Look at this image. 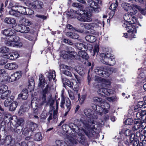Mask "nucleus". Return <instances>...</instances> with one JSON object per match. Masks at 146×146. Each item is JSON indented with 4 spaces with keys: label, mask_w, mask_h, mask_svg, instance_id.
Here are the masks:
<instances>
[{
    "label": "nucleus",
    "mask_w": 146,
    "mask_h": 146,
    "mask_svg": "<svg viewBox=\"0 0 146 146\" xmlns=\"http://www.w3.org/2000/svg\"><path fill=\"white\" fill-rule=\"evenodd\" d=\"M70 57L77 58V54L75 51H68Z\"/></svg>",
    "instance_id": "nucleus-49"
},
{
    "label": "nucleus",
    "mask_w": 146,
    "mask_h": 146,
    "mask_svg": "<svg viewBox=\"0 0 146 146\" xmlns=\"http://www.w3.org/2000/svg\"><path fill=\"white\" fill-rule=\"evenodd\" d=\"M49 87L48 85H47L46 86L45 88L43 90V99L44 100V101H45L46 100V97L45 96V94H46L48 90H49Z\"/></svg>",
    "instance_id": "nucleus-47"
},
{
    "label": "nucleus",
    "mask_w": 146,
    "mask_h": 146,
    "mask_svg": "<svg viewBox=\"0 0 146 146\" xmlns=\"http://www.w3.org/2000/svg\"><path fill=\"white\" fill-rule=\"evenodd\" d=\"M122 8L125 11H128L131 8L130 4L127 3H123L121 5Z\"/></svg>",
    "instance_id": "nucleus-32"
},
{
    "label": "nucleus",
    "mask_w": 146,
    "mask_h": 146,
    "mask_svg": "<svg viewBox=\"0 0 146 146\" xmlns=\"http://www.w3.org/2000/svg\"><path fill=\"white\" fill-rule=\"evenodd\" d=\"M78 54L79 56L83 59L87 60L89 58L88 54L84 51L78 52Z\"/></svg>",
    "instance_id": "nucleus-28"
},
{
    "label": "nucleus",
    "mask_w": 146,
    "mask_h": 146,
    "mask_svg": "<svg viewBox=\"0 0 146 146\" xmlns=\"http://www.w3.org/2000/svg\"><path fill=\"white\" fill-rule=\"evenodd\" d=\"M56 145V146H60L62 144H65V142L63 141L57 140L55 141Z\"/></svg>",
    "instance_id": "nucleus-58"
},
{
    "label": "nucleus",
    "mask_w": 146,
    "mask_h": 146,
    "mask_svg": "<svg viewBox=\"0 0 146 146\" xmlns=\"http://www.w3.org/2000/svg\"><path fill=\"white\" fill-rule=\"evenodd\" d=\"M1 33L6 36H11L13 34V31L11 29H6L2 31Z\"/></svg>",
    "instance_id": "nucleus-22"
},
{
    "label": "nucleus",
    "mask_w": 146,
    "mask_h": 146,
    "mask_svg": "<svg viewBox=\"0 0 146 146\" xmlns=\"http://www.w3.org/2000/svg\"><path fill=\"white\" fill-rule=\"evenodd\" d=\"M146 108V105L144 104L143 102V101H140L139 102L137 106L134 107V110L135 111H137V110H139L140 108Z\"/></svg>",
    "instance_id": "nucleus-21"
},
{
    "label": "nucleus",
    "mask_w": 146,
    "mask_h": 146,
    "mask_svg": "<svg viewBox=\"0 0 146 146\" xmlns=\"http://www.w3.org/2000/svg\"><path fill=\"white\" fill-rule=\"evenodd\" d=\"M65 104L66 108V110L70 111L72 106L71 101L68 98H65L62 96L60 106L62 108H64Z\"/></svg>",
    "instance_id": "nucleus-7"
},
{
    "label": "nucleus",
    "mask_w": 146,
    "mask_h": 146,
    "mask_svg": "<svg viewBox=\"0 0 146 146\" xmlns=\"http://www.w3.org/2000/svg\"><path fill=\"white\" fill-rule=\"evenodd\" d=\"M132 141H133V146H138L139 141V140L137 138H135L133 139V138H132Z\"/></svg>",
    "instance_id": "nucleus-60"
},
{
    "label": "nucleus",
    "mask_w": 146,
    "mask_h": 146,
    "mask_svg": "<svg viewBox=\"0 0 146 146\" xmlns=\"http://www.w3.org/2000/svg\"><path fill=\"white\" fill-rule=\"evenodd\" d=\"M3 117V119L4 120L10 121L11 119V115L8 112L6 111L2 114Z\"/></svg>",
    "instance_id": "nucleus-25"
},
{
    "label": "nucleus",
    "mask_w": 146,
    "mask_h": 146,
    "mask_svg": "<svg viewBox=\"0 0 146 146\" xmlns=\"http://www.w3.org/2000/svg\"><path fill=\"white\" fill-rule=\"evenodd\" d=\"M124 20L126 21V24H133L137 22V19L135 17L130 14L127 13L123 16Z\"/></svg>",
    "instance_id": "nucleus-10"
},
{
    "label": "nucleus",
    "mask_w": 146,
    "mask_h": 146,
    "mask_svg": "<svg viewBox=\"0 0 146 146\" xmlns=\"http://www.w3.org/2000/svg\"><path fill=\"white\" fill-rule=\"evenodd\" d=\"M66 35L67 36L74 39H78L79 38V36L78 34L71 32H67Z\"/></svg>",
    "instance_id": "nucleus-24"
},
{
    "label": "nucleus",
    "mask_w": 146,
    "mask_h": 146,
    "mask_svg": "<svg viewBox=\"0 0 146 146\" xmlns=\"http://www.w3.org/2000/svg\"><path fill=\"white\" fill-rule=\"evenodd\" d=\"M95 107H96V109L94 108V110H96L97 112L99 113L100 115H102V113H104V110L102 106H95Z\"/></svg>",
    "instance_id": "nucleus-37"
},
{
    "label": "nucleus",
    "mask_w": 146,
    "mask_h": 146,
    "mask_svg": "<svg viewBox=\"0 0 146 146\" xmlns=\"http://www.w3.org/2000/svg\"><path fill=\"white\" fill-rule=\"evenodd\" d=\"M93 52L92 55L93 56H94L96 54H97L99 51V46L98 44L95 45L94 47Z\"/></svg>",
    "instance_id": "nucleus-40"
},
{
    "label": "nucleus",
    "mask_w": 146,
    "mask_h": 146,
    "mask_svg": "<svg viewBox=\"0 0 146 146\" xmlns=\"http://www.w3.org/2000/svg\"><path fill=\"white\" fill-rule=\"evenodd\" d=\"M113 69L106 66L98 67L94 70V72L97 74L103 77H108L113 72Z\"/></svg>",
    "instance_id": "nucleus-3"
},
{
    "label": "nucleus",
    "mask_w": 146,
    "mask_h": 146,
    "mask_svg": "<svg viewBox=\"0 0 146 146\" xmlns=\"http://www.w3.org/2000/svg\"><path fill=\"white\" fill-rule=\"evenodd\" d=\"M5 67L6 69L12 70L17 69L18 66L16 63L14 62L8 63L5 65Z\"/></svg>",
    "instance_id": "nucleus-18"
},
{
    "label": "nucleus",
    "mask_w": 146,
    "mask_h": 146,
    "mask_svg": "<svg viewBox=\"0 0 146 146\" xmlns=\"http://www.w3.org/2000/svg\"><path fill=\"white\" fill-rule=\"evenodd\" d=\"M10 38L12 39V42L15 44V47H20L22 46V43L20 42V38L18 36L12 35L10 37Z\"/></svg>",
    "instance_id": "nucleus-14"
},
{
    "label": "nucleus",
    "mask_w": 146,
    "mask_h": 146,
    "mask_svg": "<svg viewBox=\"0 0 146 146\" xmlns=\"http://www.w3.org/2000/svg\"><path fill=\"white\" fill-rule=\"evenodd\" d=\"M124 122L125 125H131L133 123V120L130 118H128Z\"/></svg>",
    "instance_id": "nucleus-61"
},
{
    "label": "nucleus",
    "mask_w": 146,
    "mask_h": 146,
    "mask_svg": "<svg viewBox=\"0 0 146 146\" xmlns=\"http://www.w3.org/2000/svg\"><path fill=\"white\" fill-rule=\"evenodd\" d=\"M33 131L30 130L27 127L24 129L23 133L25 135H27L29 134L30 135H31V134L32 133Z\"/></svg>",
    "instance_id": "nucleus-41"
},
{
    "label": "nucleus",
    "mask_w": 146,
    "mask_h": 146,
    "mask_svg": "<svg viewBox=\"0 0 146 146\" xmlns=\"http://www.w3.org/2000/svg\"><path fill=\"white\" fill-rule=\"evenodd\" d=\"M62 73L68 76L71 77L72 74L70 72L65 70L62 72Z\"/></svg>",
    "instance_id": "nucleus-62"
},
{
    "label": "nucleus",
    "mask_w": 146,
    "mask_h": 146,
    "mask_svg": "<svg viewBox=\"0 0 146 146\" xmlns=\"http://www.w3.org/2000/svg\"><path fill=\"white\" fill-rule=\"evenodd\" d=\"M9 15L15 17H19L21 16V14L19 12V10L18 9L15 10L13 8H11L9 11Z\"/></svg>",
    "instance_id": "nucleus-19"
},
{
    "label": "nucleus",
    "mask_w": 146,
    "mask_h": 146,
    "mask_svg": "<svg viewBox=\"0 0 146 146\" xmlns=\"http://www.w3.org/2000/svg\"><path fill=\"white\" fill-rule=\"evenodd\" d=\"M93 100L95 102L100 103V105L102 103L104 102V101H102V99L101 98H98L97 97H95L94 98Z\"/></svg>",
    "instance_id": "nucleus-54"
},
{
    "label": "nucleus",
    "mask_w": 146,
    "mask_h": 146,
    "mask_svg": "<svg viewBox=\"0 0 146 146\" xmlns=\"http://www.w3.org/2000/svg\"><path fill=\"white\" fill-rule=\"evenodd\" d=\"M28 92L27 90H23L18 96V98L22 100H26L28 97Z\"/></svg>",
    "instance_id": "nucleus-17"
},
{
    "label": "nucleus",
    "mask_w": 146,
    "mask_h": 146,
    "mask_svg": "<svg viewBox=\"0 0 146 146\" xmlns=\"http://www.w3.org/2000/svg\"><path fill=\"white\" fill-rule=\"evenodd\" d=\"M12 101H11V98H7V99H6L4 103V105L5 107H7L10 105L12 103Z\"/></svg>",
    "instance_id": "nucleus-48"
},
{
    "label": "nucleus",
    "mask_w": 146,
    "mask_h": 146,
    "mask_svg": "<svg viewBox=\"0 0 146 146\" xmlns=\"http://www.w3.org/2000/svg\"><path fill=\"white\" fill-rule=\"evenodd\" d=\"M76 16L79 21L90 22L92 21L91 13L85 10L79 9L75 12Z\"/></svg>",
    "instance_id": "nucleus-2"
},
{
    "label": "nucleus",
    "mask_w": 146,
    "mask_h": 146,
    "mask_svg": "<svg viewBox=\"0 0 146 146\" xmlns=\"http://www.w3.org/2000/svg\"><path fill=\"white\" fill-rule=\"evenodd\" d=\"M2 83L0 84V94H2L1 98L3 100L7 99V98H10V92L7 90V87L5 85H1Z\"/></svg>",
    "instance_id": "nucleus-5"
},
{
    "label": "nucleus",
    "mask_w": 146,
    "mask_h": 146,
    "mask_svg": "<svg viewBox=\"0 0 146 146\" xmlns=\"http://www.w3.org/2000/svg\"><path fill=\"white\" fill-rule=\"evenodd\" d=\"M79 129V131L78 132V135L80 136H82L83 133H84L87 136H89V135L88 133H86L85 131L84 130V129H80H80Z\"/></svg>",
    "instance_id": "nucleus-55"
},
{
    "label": "nucleus",
    "mask_w": 146,
    "mask_h": 146,
    "mask_svg": "<svg viewBox=\"0 0 146 146\" xmlns=\"http://www.w3.org/2000/svg\"><path fill=\"white\" fill-rule=\"evenodd\" d=\"M62 81L64 87H65L66 85H67L69 87L73 88V83L66 78H62Z\"/></svg>",
    "instance_id": "nucleus-20"
},
{
    "label": "nucleus",
    "mask_w": 146,
    "mask_h": 146,
    "mask_svg": "<svg viewBox=\"0 0 146 146\" xmlns=\"http://www.w3.org/2000/svg\"><path fill=\"white\" fill-rule=\"evenodd\" d=\"M118 6V2L116 0L115 3H112L110 6V9L112 11L115 10Z\"/></svg>",
    "instance_id": "nucleus-44"
},
{
    "label": "nucleus",
    "mask_w": 146,
    "mask_h": 146,
    "mask_svg": "<svg viewBox=\"0 0 146 146\" xmlns=\"http://www.w3.org/2000/svg\"><path fill=\"white\" fill-rule=\"evenodd\" d=\"M146 114V110H142L141 111L138 112L136 113V117L137 119H140L144 115Z\"/></svg>",
    "instance_id": "nucleus-33"
},
{
    "label": "nucleus",
    "mask_w": 146,
    "mask_h": 146,
    "mask_svg": "<svg viewBox=\"0 0 146 146\" xmlns=\"http://www.w3.org/2000/svg\"><path fill=\"white\" fill-rule=\"evenodd\" d=\"M13 74L16 80H19L21 77L22 72L21 71H18L14 73Z\"/></svg>",
    "instance_id": "nucleus-38"
},
{
    "label": "nucleus",
    "mask_w": 146,
    "mask_h": 146,
    "mask_svg": "<svg viewBox=\"0 0 146 146\" xmlns=\"http://www.w3.org/2000/svg\"><path fill=\"white\" fill-rule=\"evenodd\" d=\"M6 58L10 60H15L18 58L19 55L16 52H10L8 54L6 55Z\"/></svg>",
    "instance_id": "nucleus-16"
},
{
    "label": "nucleus",
    "mask_w": 146,
    "mask_h": 146,
    "mask_svg": "<svg viewBox=\"0 0 146 146\" xmlns=\"http://www.w3.org/2000/svg\"><path fill=\"white\" fill-rule=\"evenodd\" d=\"M113 92L114 91L113 90L110 89L104 88L102 87H100L97 91L98 94L102 96H103V94L108 96L110 94H113Z\"/></svg>",
    "instance_id": "nucleus-13"
},
{
    "label": "nucleus",
    "mask_w": 146,
    "mask_h": 146,
    "mask_svg": "<svg viewBox=\"0 0 146 146\" xmlns=\"http://www.w3.org/2000/svg\"><path fill=\"white\" fill-rule=\"evenodd\" d=\"M12 28L16 31L23 33H28L30 30L29 27L23 24H16L14 27L13 26Z\"/></svg>",
    "instance_id": "nucleus-8"
},
{
    "label": "nucleus",
    "mask_w": 146,
    "mask_h": 146,
    "mask_svg": "<svg viewBox=\"0 0 146 146\" xmlns=\"http://www.w3.org/2000/svg\"><path fill=\"white\" fill-rule=\"evenodd\" d=\"M34 139L36 141H40L42 139V136L40 133H36L34 137Z\"/></svg>",
    "instance_id": "nucleus-42"
},
{
    "label": "nucleus",
    "mask_w": 146,
    "mask_h": 146,
    "mask_svg": "<svg viewBox=\"0 0 146 146\" xmlns=\"http://www.w3.org/2000/svg\"><path fill=\"white\" fill-rule=\"evenodd\" d=\"M34 13V11L31 9L29 8H27L26 9V11L25 13V15H32Z\"/></svg>",
    "instance_id": "nucleus-53"
},
{
    "label": "nucleus",
    "mask_w": 146,
    "mask_h": 146,
    "mask_svg": "<svg viewBox=\"0 0 146 146\" xmlns=\"http://www.w3.org/2000/svg\"><path fill=\"white\" fill-rule=\"evenodd\" d=\"M86 40L90 42H94L96 40L95 37L93 35H88L85 37Z\"/></svg>",
    "instance_id": "nucleus-31"
},
{
    "label": "nucleus",
    "mask_w": 146,
    "mask_h": 146,
    "mask_svg": "<svg viewBox=\"0 0 146 146\" xmlns=\"http://www.w3.org/2000/svg\"><path fill=\"white\" fill-rule=\"evenodd\" d=\"M9 51V48L6 46L0 48V52L2 54H6Z\"/></svg>",
    "instance_id": "nucleus-39"
},
{
    "label": "nucleus",
    "mask_w": 146,
    "mask_h": 146,
    "mask_svg": "<svg viewBox=\"0 0 146 146\" xmlns=\"http://www.w3.org/2000/svg\"><path fill=\"white\" fill-rule=\"evenodd\" d=\"M47 76L49 81H50L52 79L54 80L56 77L55 72V71L53 70L52 72H48V74Z\"/></svg>",
    "instance_id": "nucleus-29"
},
{
    "label": "nucleus",
    "mask_w": 146,
    "mask_h": 146,
    "mask_svg": "<svg viewBox=\"0 0 146 146\" xmlns=\"http://www.w3.org/2000/svg\"><path fill=\"white\" fill-rule=\"evenodd\" d=\"M22 23L26 26H30L33 24L28 19L23 18L21 20Z\"/></svg>",
    "instance_id": "nucleus-35"
},
{
    "label": "nucleus",
    "mask_w": 146,
    "mask_h": 146,
    "mask_svg": "<svg viewBox=\"0 0 146 146\" xmlns=\"http://www.w3.org/2000/svg\"><path fill=\"white\" fill-rule=\"evenodd\" d=\"M75 45L76 48L79 50H81L84 47V44L81 43H76L75 44Z\"/></svg>",
    "instance_id": "nucleus-50"
},
{
    "label": "nucleus",
    "mask_w": 146,
    "mask_h": 146,
    "mask_svg": "<svg viewBox=\"0 0 146 146\" xmlns=\"http://www.w3.org/2000/svg\"><path fill=\"white\" fill-rule=\"evenodd\" d=\"M131 24H129V26H128L127 24L125 23L123 25V26L127 28V32L129 33H136L137 30L136 28Z\"/></svg>",
    "instance_id": "nucleus-15"
},
{
    "label": "nucleus",
    "mask_w": 146,
    "mask_h": 146,
    "mask_svg": "<svg viewBox=\"0 0 146 146\" xmlns=\"http://www.w3.org/2000/svg\"><path fill=\"white\" fill-rule=\"evenodd\" d=\"M27 108L21 107L19 111V113L20 115L23 114L27 111Z\"/></svg>",
    "instance_id": "nucleus-57"
},
{
    "label": "nucleus",
    "mask_w": 146,
    "mask_h": 146,
    "mask_svg": "<svg viewBox=\"0 0 146 146\" xmlns=\"http://www.w3.org/2000/svg\"><path fill=\"white\" fill-rule=\"evenodd\" d=\"M136 8L139 10L142 15H146V9H143L140 7L137 6H136Z\"/></svg>",
    "instance_id": "nucleus-52"
},
{
    "label": "nucleus",
    "mask_w": 146,
    "mask_h": 146,
    "mask_svg": "<svg viewBox=\"0 0 146 146\" xmlns=\"http://www.w3.org/2000/svg\"><path fill=\"white\" fill-rule=\"evenodd\" d=\"M0 75L1 76H7L8 74L6 73V71L4 69L0 70Z\"/></svg>",
    "instance_id": "nucleus-63"
},
{
    "label": "nucleus",
    "mask_w": 146,
    "mask_h": 146,
    "mask_svg": "<svg viewBox=\"0 0 146 146\" xmlns=\"http://www.w3.org/2000/svg\"><path fill=\"white\" fill-rule=\"evenodd\" d=\"M58 104L57 102L56 104V110L54 111L53 112V118L54 119H56L57 117L58 110Z\"/></svg>",
    "instance_id": "nucleus-45"
},
{
    "label": "nucleus",
    "mask_w": 146,
    "mask_h": 146,
    "mask_svg": "<svg viewBox=\"0 0 146 146\" xmlns=\"http://www.w3.org/2000/svg\"><path fill=\"white\" fill-rule=\"evenodd\" d=\"M37 127V125L35 123L31 121L28 123L27 127L32 131L34 130Z\"/></svg>",
    "instance_id": "nucleus-26"
},
{
    "label": "nucleus",
    "mask_w": 146,
    "mask_h": 146,
    "mask_svg": "<svg viewBox=\"0 0 146 146\" xmlns=\"http://www.w3.org/2000/svg\"><path fill=\"white\" fill-rule=\"evenodd\" d=\"M5 44L8 46L15 47V44H13V42H12L11 39H10L8 40H6L5 42Z\"/></svg>",
    "instance_id": "nucleus-51"
},
{
    "label": "nucleus",
    "mask_w": 146,
    "mask_h": 146,
    "mask_svg": "<svg viewBox=\"0 0 146 146\" xmlns=\"http://www.w3.org/2000/svg\"><path fill=\"white\" fill-rule=\"evenodd\" d=\"M18 104L17 102L14 101L12 102L10 105L9 108V111H13L15 110Z\"/></svg>",
    "instance_id": "nucleus-30"
},
{
    "label": "nucleus",
    "mask_w": 146,
    "mask_h": 146,
    "mask_svg": "<svg viewBox=\"0 0 146 146\" xmlns=\"http://www.w3.org/2000/svg\"><path fill=\"white\" fill-rule=\"evenodd\" d=\"M103 79V78H102L100 77L96 76H95V81L97 82H98L99 83H100V84H101L102 82V80Z\"/></svg>",
    "instance_id": "nucleus-59"
},
{
    "label": "nucleus",
    "mask_w": 146,
    "mask_h": 146,
    "mask_svg": "<svg viewBox=\"0 0 146 146\" xmlns=\"http://www.w3.org/2000/svg\"><path fill=\"white\" fill-rule=\"evenodd\" d=\"M7 80H8L9 82H11L16 81V80L13 74L10 77H8Z\"/></svg>",
    "instance_id": "nucleus-64"
},
{
    "label": "nucleus",
    "mask_w": 146,
    "mask_h": 146,
    "mask_svg": "<svg viewBox=\"0 0 146 146\" xmlns=\"http://www.w3.org/2000/svg\"><path fill=\"white\" fill-rule=\"evenodd\" d=\"M100 0H95L93 1L92 0H89L88 1V5L91 8H92L93 10L96 12H99L98 9L99 8V6L98 3H99Z\"/></svg>",
    "instance_id": "nucleus-11"
},
{
    "label": "nucleus",
    "mask_w": 146,
    "mask_h": 146,
    "mask_svg": "<svg viewBox=\"0 0 146 146\" xmlns=\"http://www.w3.org/2000/svg\"><path fill=\"white\" fill-rule=\"evenodd\" d=\"M111 84V82H110L108 80H106L104 79H103L102 80V82L101 84V86H107L110 85Z\"/></svg>",
    "instance_id": "nucleus-46"
},
{
    "label": "nucleus",
    "mask_w": 146,
    "mask_h": 146,
    "mask_svg": "<svg viewBox=\"0 0 146 146\" xmlns=\"http://www.w3.org/2000/svg\"><path fill=\"white\" fill-rule=\"evenodd\" d=\"M68 93L69 94V97L70 99L72 100L75 99V94H74L73 92L71 91H68Z\"/></svg>",
    "instance_id": "nucleus-56"
},
{
    "label": "nucleus",
    "mask_w": 146,
    "mask_h": 146,
    "mask_svg": "<svg viewBox=\"0 0 146 146\" xmlns=\"http://www.w3.org/2000/svg\"><path fill=\"white\" fill-rule=\"evenodd\" d=\"M100 56L101 57V61L103 64L110 66H113L115 64V62L114 60H111V62H109L108 60L111 57V55L110 53H101Z\"/></svg>",
    "instance_id": "nucleus-4"
},
{
    "label": "nucleus",
    "mask_w": 146,
    "mask_h": 146,
    "mask_svg": "<svg viewBox=\"0 0 146 146\" xmlns=\"http://www.w3.org/2000/svg\"><path fill=\"white\" fill-rule=\"evenodd\" d=\"M101 105L104 110V113H108L110 107V105L107 102H104L101 104Z\"/></svg>",
    "instance_id": "nucleus-27"
},
{
    "label": "nucleus",
    "mask_w": 146,
    "mask_h": 146,
    "mask_svg": "<svg viewBox=\"0 0 146 146\" xmlns=\"http://www.w3.org/2000/svg\"><path fill=\"white\" fill-rule=\"evenodd\" d=\"M29 87H31V88H33L34 86L35 83L33 77H31L30 78L29 80Z\"/></svg>",
    "instance_id": "nucleus-43"
},
{
    "label": "nucleus",
    "mask_w": 146,
    "mask_h": 146,
    "mask_svg": "<svg viewBox=\"0 0 146 146\" xmlns=\"http://www.w3.org/2000/svg\"><path fill=\"white\" fill-rule=\"evenodd\" d=\"M39 83L38 84V86L42 87L44 86L45 85V81L44 77L42 74H40L39 76Z\"/></svg>",
    "instance_id": "nucleus-36"
},
{
    "label": "nucleus",
    "mask_w": 146,
    "mask_h": 146,
    "mask_svg": "<svg viewBox=\"0 0 146 146\" xmlns=\"http://www.w3.org/2000/svg\"><path fill=\"white\" fill-rule=\"evenodd\" d=\"M1 142L3 143H5L6 145H13L15 143V139L10 135L6 137L4 139H3L1 140Z\"/></svg>",
    "instance_id": "nucleus-12"
},
{
    "label": "nucleus",
    "mask_w": 146,
    "mask_h": 146,
    "mask_svg": "<svg viewBox=\"0 0 146 146\" xmlns=\"http://www.w3.org/2000/svg\"><path fill=\"white\" fill-rule=\"evenodd\" d=\"M16 7L19 8L18 10H19V12L21 15V14H24L25 13L27 9L26 7L18 5H16Z\"/></svg>",
    "instance_id": "nucleus-34"
},
{
    "label": "nucleus",
    "mask_w": 146,
    "mask_h": 146,
    "mask_svg": "<svg viewBox=\"0 0 146 146\" xmlns=\"http://www.w3.org/2000/svg\"><path fill=\"white\" fill-rule=\"evenodd\" d=\"M4 22L8 24L12 25H15L16 23V20L14 18L8 17L5 18Z\"/></svg>",
    "instance_id": "nucleus-23"
},
{
    "label": "nucleus",
    "mask_w": 146,
    "mask_h": 146,
    "mask_svg": "<svg viewBox=\"0 0 146 146\" xmlns=\"http://www.w3.org/2000/svg\"><path fill=\"white\" fill-rule=\"evenodd\" d=\"M100 21L98 19L95 20L93 22L90 23H85L84 24V27L88 30H92L94 28L98 27L99 26L98 24Z\"/></svg>",
    "instance_id": "nucleus-9"
},
{
    "label": "nucleus",
    "mask_w": 146,
    "mask_h": 146,
    "mask_svg": "<svg viewBox=\"0 0 146 146\" xmlns=\"http://www.w3.org/2000/svg\"><path fill=\"white\" fill-rule=\"evenodd\" d=\"M30 6L36 11H39L43 9L44 4L40 0H36L30 4Z\"/></svg>",
    "instance_id": "nucleus-6"
},
{
    "label": "nucleus",
    "mask_w": 146,
    "mask_h": 146,
    "mask_svg": "<svg viewBox=\"0 0 146 146\" xmlns=\"http://www.w3.org/2000/svg\"><path fill=\"white\" fill-rule=\"evenodd\" d=\"M84 113L87 117L86 120L83 121H80L79 122L78 125L81 126V123H82L86 128L89 131L90 129H93L97 127V122L94 120V119L97 118V117L95 115L94 111H91L90 109L85 110Z\"/></svg>",
    "instance_id": "nucleus-1"
}]
</instances>
